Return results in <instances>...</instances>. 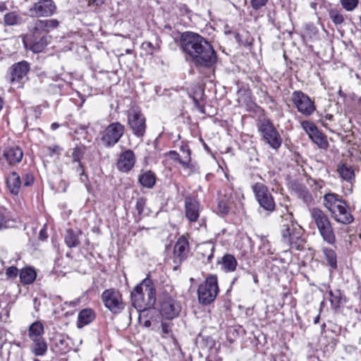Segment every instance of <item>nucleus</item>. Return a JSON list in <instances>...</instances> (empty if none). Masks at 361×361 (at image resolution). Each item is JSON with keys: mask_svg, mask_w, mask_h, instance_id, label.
I'll list each match as a JSON object with an SVG mask.
<instances>
[{"mask_svg": "<svg viewBox=\"0 0 361 361\" xmlns=\"http://www.w3.org/2000/svg\"><path fill=\"white\" fill-rule=\"evenodd\" d=\"M281 241L286 246L295 250H302L304 245L302 227L293 220V215L287 214L283 216L281 229Z\"/></svg>", "mask_w": 361, "mask_h": 361, "instance_id": "f257e3e1", "label": "nucleus"}, {"mask_svg": "<svg viewBox=\"0 0 361 361\" xmlns=\"http://www.w3.org/2000/svg\"><path fill=\"white\" fill-rule=\"evenodd\" d=\"M131 300L133 305L140 312L154 306L156 294L150 279H145L135 287L131 293Z\"/></svg>", "mask_w": 361, "mask_h": 361, "instance_id": "f03ea898", "label": "nucleus"}, {"mask_svg": "<svg viewBox=\"0 0 361 361\" xmlns=\"http://www.w3.org/2000/svg\"><path fill=\"white\" fill-rule=\"evenodd\" d=\"M324 205L337 222L348 224L353 221V217L349 212L346 203L339 198L338 195L326 194L324 197Z\"/></svg>", "mask_w": 361, "mask_h": 361, "instance_id": "7ed1b4c3", "label": "nucleus"}, {"mask_svg": "<svg viewBox=\"0 0 361 361\" xmlns=\"http://www.w3.org/2000/svg\"><path fill=\"white\" fill-rule=\"evenodd\" d=\"M310 216L316 224L322 239L330 245L334 244L336 237L328 216L322 209L313 208L310 210Z\"/></svg>", "mask_w": 361, "mask_h": 361, "instance_id": "20e7f679", "label": "nucleus"}, {"mask_svg": "<svg viewBox=\"0 0 361 361\" xmlns=\"http://www.w3.org/2000/svg\"><path fill=\"white\" fill-rule=\"evenodd\" d=\"M219 291L217 276L210 274L198 287V300L202 305H209L216 299Z\"/></svg>", "mask_w": 361, "mask_h": 361, "instance_id": "39448f33", "label": "nucleus"}, {"mask_svg": "<svg viewBox=\"0 0 361 361\" xmlns=\"http://www.w3.org/2000/svg\"><path fill=\"white\" fill-rule=\"evenodd\" d=\"M258 130L264 140L271 148L277 149L281 147L282 138L276 128L269 120L264 119L260 121L258 124Z\"/></svg>", "mask_w": 361, "mask_h": 361, "instance_id": "423d86ee", "label": "nucleus"}, {"mask_svg": "<svg viewBox=\"0 0 361 361\" xmlns=\"http://www.w3.org/2000/svg\"><path fill=\"white\" fill-rule=\"evenodd\" d=\"M205 39L199 34L185 32L180 36V46L183 51L192 58L196 56L198 48H204L202 42Z\"/></svg>", "mask_w": 361, "mask_h": 361, "instance_id": "0eeeda50", "label": "nucleus"}, {"mask_svg": "<svg viewBox=\"0 0 361 361\" xmlns=\"http://www.w3.org/2000/svg\"><path fill=\"white\" fill-rule=\"evenodd\" d=\"M204 48H198L196 56H193L192 60L196 65L210 67L216 61V54L212 44L206 39L202 42Z\"/></svg>", "mask_w": 361, "mask_h": 361, "instance_id": "6e6552de", "label": "nucleus"}, {"mask_svg": "<svg viewBox=\"0 0 361 361\" xmlns=\"http://www.w3.org/2000/svg\"><path fill=\"white\" fill-rule=\"evenodd\" d=\"M290 101L298 112L305 116H311L316 110L314 102L300 90H296L292 93Z\"/></svg>", "mask_w": 361, "mask_h": 361, "instance_id": "1a4fd4ad", "label": "nucleus"}, {"mask_svg": "<svg viewBox=\"0 0 361 361\" xmlns=\"http://www.w3.org/2000/svg\"><path fill=\"white\" fill-rule=\"evenodd\" d=\"M125 127L119 122H114L103 131L102 141L106 147L114 146L123 136Z\"/></svg>", "mask_w": 361, "mask_h": 361, "instance_id": "9d476101", "label": "nucleus"}, {"mask_svg": "<svg viewBox=\"0 0 361 361\" xmlns=\"http://www.w3.org/2000/svg\"><path fill=\"white\" fill-rule=\"evenodd\" d=\"M59 23L56 19L35 20L28 25V31L32 37L47 35L51 30L56 28Z\"/></svg>", "mask_w": 361, "mask_h": 361, "instance_id": "9b49d317", "label": "nucleus"}, {"mask_svg": "<svg viewBox=\"0 0 361 361\" xmlns=\"http://www.w3.org/2000/svg\"><path fill=\"white\" fill-rule=\"evenodd\" d=\"M252 190L261 207L269 212L274 209V198L265 185L257 183L252 186Z\"/></svg>", "mask_w": 361, "mask_h": 361, "instance_id": "f8f14e48", "label": "nucleus"}, {"mask_svg": "<svg viewBox=\"0 0 361 361\" xmlns=\"http://www.w3.org/2000/svg\"><path fill=\"white\" fill-rule=\"evenodd\" d=\"M102 299L105 307L114 314L120 312L124 308L122 296L115 289L105 290L102 294Z\"/></svg>", "mask_w": 361, "mask_h": 361, "instance_id": "ddd939ff", "label": "nucleus"}, {"mask_svg": "<svg viewBox=\"0 0 361 361\" xmlns=\"http://www.w3.org/2000/svg\"><path fill=\"white\" fill-rule=\"evenodd\" d=\"M128 123L135 136L140 137L145 135L146 119L140 111L131 109L128 114Z\"/></svg>", "mask_w": 361, "mask_h": 361, "instance_id": "4468645a", "label": "nucleus"}, {"mask_svg": "<svg viewBox=\"0 0 361 361\" xmlns=\"http://www.w3.org/2000/svg\"><path fill=\"white\" fill-rule=\"evenodd\" d=\"M181 310L179 302L171 296H165L161 302L160 313L166 319L176 317Z\"/></svg>", "mask_w": 361, "mask_h": 361, "instance_id": "2eb2a0df", "label": "nucleus"}, {"mask_svg": "<svg viewBox=\"0 0 361 361\" xmlns=\"http://www.w3.org/2000/svg\"><path fill=\"white\" fill-rule=\"evenodd\" d=\"M56 7L51 0L39 1L30 8V12L37 17H47L54 14Z\"/></svg>", "mask_w": 361, "mask_h": 361, "instance_id": "dca6fc26", "label": "nucleus"}, {"mask_svg": "<svg viewBox=\"0 0 361 361\" xmlns=\"http://www.w3.org/2000/svg\"><path fill=\"white\" fill-rule=\"evenodd\" d=\"M29 69V63L27 61H23L14 63L10 68L8 73L10 82L12 84L20 82V80L26 76Z\"/></svg>", "mask_w": 361, "mask_h": 361, "instance_id": "f3484780", "label": "nucleus"}, {"mask_svg": "<svg viewBox=\"0 0 361 361\" xmlns=\"http://www.w3.org/2000/svg\"><path fill=\"white\" fill-rule=\"evenodd\" d=\"M189 243L188 239L182 235L176 241L173 248V262L180 264L188 256Z\"/></svg>", "mask_w": 361, "mask_h": 361, "instance_id": "a211bd4d", "label": "nucleus"}, {"mask_svg": "<svg viewBox=\"0 0 361 361\" xmlns=\"http://www.w3.org/2000/svg\"><path fill=\"white\" fill-rule=\"evenodd\" d=\"M200 202L193 197H187L185 199V217L190 222H196L200 216Z\"/></svg>", "mask_w": 361, "mask_h": 361, "instance_id": "6ab92c4d", "label": "nucleus"}, {"mask_svg": "<svg viewBox=\"0 0 361 361\" xmlns=\"http://www.w3.org/2000/svg\"><path fill=\"white\" fill-rule=\"evenodd\" d=\"M135 164V155L130 149L123 152L118 159L117 168L122 172L130 171Z\"/></svg>", "mask_w": 361, "mask_h": 361, "instance_id": "aec40b11", "label": "nucleus"}, {"mask_svg": "<svg viewBox=\"0 0 361 361\" xmlns=\"http://www.w3.org/2000/svg\"><path fill=\"white\" fill-rule=\"evenodd\" d=\"M6 162L10 166H14L20 163L23 157V152L18 146H11L7 147L3 154Z\"/></svg>", "mask_w": 361, "mask_h": 361, "instance_id": "412c9836", "label": "nucleus"}, {"mask_svg": "<svg viewBox=\"0 0 361 361\" xmlns=\"http://www.w3.org/2000/svg\"><path fill=\"white\" fill-rule=\"evenodd\" d=\"M182 151L185 154V157L183 160H180V164L183 168L184 173L189 176L197 172L199 166L195 162H192L189 149H182Z\"/></svg>", "mask_w": 361, "mask_h": 361, "instance_id": "4be33fe9", "label": "nucleus"}, {"mask_svg": "<svg viewBox=\"0 0 361 361\" xmlns=\"http://www.w3.org/2000/svg\"><path fill=\"white\" fill-rule=\"evenodd\" d=\"M218 264L221 269L225 272H231L235 270L238 262L235 257L230 254L224 255L221 259L218 260Z\"/></svg>", "mask_w": 361, "mask_h": 361, "instance_id": "5701e85b", "label": "nucleus"}, {"mask_svg": "<svg viewBox=\"0 0 361 361\" xmlns=\"http://www.w3.org/2000/svg\"><path fill=\"white\" fill-rule=\"evenodd\" d=\"M21 183L20 177L16 172H12L6 178L7 187L10 192L14 195L19 193Z\"/></svg>", "mask_w": 361, "mask_h": 361, "instance_id": "b1692460", "label": "nucleus"}, {"mask_svg": "<svg viewBox=\"0 0 361 361\" xmlns=\"http://www.w3.org/2000/svg\"><path fill=\"white\" fill-rule=\"evenodd\" d=\"M31 352L36 356H44L47 352V344L44 338L31 339Z\"/></svg>", "mask_w": 361, "mask_h": 361, "instance_id": "393cba45", "label": "nucleus"}, {"mask_svg": "<svg viewBox=\"0 0 361 361\" xmlns=\"http://www.w3.org/2000/svg\"><path fill=\"white\" fill-rule=\"evenodd\" d=\"M214 250L215 246L212 242H206L198 246V253L203 259H206L208 263L212 262Z\"/></svg>", "mask_w": 361, "mask_h": 361, "instance_id": "a878e982", "label": "nucleus"}, {"mask_svg": "<svg viewBox=\"0 0 361 361\" xmlns=\"http://www.w3.org/2000/svg\"><path fill=\"white\" fill-rule=\"evenodd\" d=\"M94 317L92 310L90 308L82 310L78 316V327L82 328L85 325L89 324L94 320Z\"/></svg>", "mask_w": 361, "mask_h": 361, "instance_id": "bb28decb", "label": "nucleus"}, {"mask_svg": "<svg viewBox=\"0 0 361 361\" xmlns=\"http://www.w3.org/2000/svg\"><path fill=\"white\" fill-rule=\"evenodd\" d=\"M44 333V324L40 321L31 324L28 328V336L31 339L43 338Z\"/></svg>", "mask_w": 361, "mask_h": 361, "instance_id": "cd10ccee", "label": "nucleus"}, {"mask_svg": "<svg viewBox=\"0 0 361 361\" xmlns=\"http://www.w3.org/2000/svg\"><path fill=\"white\" fill-rule=\"evenodd\" d=\"M138 181L143 187L152 188L156 183V177L151 171H143L139 175Z\"/></svg>", "mask_w": 361, "mask_h": 361, "instance_id": "c85d7f7f", "label": "nucleus"}, {"mask_svg": "<svg viewBox=\"0 0 361 361\" xmlns=\"http://www.w3.org/2000/svg\"><path fill=\"white\" fill-rule=\"evenodd\" d=\"M50 38L47 35L39 37H32V43L31 50L35 53H39L44 50L49 43L48 39Z\"/></svg>", "mask_w": 361, "mask_h": 361, "instance_id": "c756f323", "label": "nucleus"}, {"mask_svg": "<svg viewBox=\"0 0 361 361\" xmlns=\"http://www.w3.org/2000/svg\"><path fill=\"white\" fill-rule=\"evenodd\" d=\"M20 281L23 284H31L36 279L35 270L31 267L22 269L19 273Z\"/></svg>", "mask_w": 361, "mask_h": 361, "instance_id": "7c9ffc66", "label": "nucleus"}, {"mask_svg": "<svg viewBox=\"0 0 361 361\" xmlns=\"http://www.w3.org/2000/svg\"><path fill=\"white\" fill-rule=\"evenodd\" d=\"M80 231H74L71 229L66 231L64 239L65 243L68 247H75L80 244L79 235Z\"/></svg>", "mask_w": 361, "mask_h": 361, "instance_id": "2f4dec72", "label": "nucleus"}, {"mask_svg": "<svg viewBox=\"0 0 361 361\" xmlns=\"http://www.w3.org/2000/svg\"><path fill=\"white\" fill-rule=\"evenodd\" d=\"M337 171L339 173L341 178L344 180L350 182L354 179V171L351 166L346 164H339L337 168Z\"/></svg>", "mask_w": 361, "mask_h": 361, "instance_id": "473e14b6", "label": "nucleus"}, {"mask_svg": "<svg viewBox=\"0 0 361 361\" xmlns=\"http://www.w3.org/2000/svg\"><path fill=\"white\" fill-rule=\"evenodd\" d=\"M23 22V17L16 11L9 12L4 15V23L6 25H20Z\"/></svg>", "mask_w": 361, "mask_h": 361, "instance_id": "72a5a7b5", "label": "nucleus"}, {"mask_svg": "<svg viewBox=\"0 0 361 361\" xmlns=\"http://www.w3.org/2000/svg\"><path fill=\"white\" fill-rule=\"evenodd\" d=\"M68 340L69 338L68 337L63 336H60L59 338L56 339L55 345L61 354H65L70 350L71 347L68 344Z\"/></svg>", "mask_w": 361, "mask_h": 361, "instance_id": "f704fd0d", "label": "nucleus"}, {"mask_svg": "<svg viewBox=\"0 0 361 361\" xmlns=\"http://www.w3.org/2000/svg\"><path fill=\"white\" fill-rule=\"evenodd\" d=\"M323 252L329 265L333 269L336 268L337 261L336 252L330 248H324Z\"/></svg>", "mask_w": 361, "mask_h": 361, "instance_id": "c9c22d12", "label": "nucleus"}, {"mask_svg": "<svg viewBox=\"0 0 361 361\" xmlns=\"http://www.w3.org/2000/svg\"><path fill=\"white\" fill-rule=\"evenodd\" d=\"M329 294L330 296L329 300L331 306L334 308H338L341 303V292L340 290H336L335 291L330 290L329 291Z\"/></svg>", "mask_w": 361, "mask_h": 361, "instance_id": "e433bc0d", "label": "nucleus"}, {"mask_svg": "<svg viewBox=\"0 0 361 361\" xmlns=\"http://www.w3.org/2000/svg\"><path fill=\"white\" fill-rule=\"evenodd\" d=\"M84 149L82 147H79L74 148L73 152L72 153V157L73 159V161L77 163L76 168H82V166L80 161L82 159Z\"/></svg>", "mask_w": 361, "mask_h": 361, "instance_id": "4c0bfd02", "label": "nucleus"}, {"mask_svg": "<svg viewBox=\"0 0 361 361\" xmlns=\"http://www.w3.org/2000/svg\"><path fill=\"white\" fill-rule=\"evenodd\" d=\"M301 126L310 137L314 133H317L318 130L317 126L313 123L307 121H302Z\"/></svg>", "mask_w": 361, "mask_h": 361, "instance_id": "58836bf2", "label": "nucleus"}, {"mask_svg": "<svg viewBox=\"0 0 361 361\" xmlns=\"http://www.w3.org/2000/svg\"><path fill=\"white\" fill-rule=\"evenodd\" d=\"M314 143L322 148L327 146V142L324 138L322 134L317 130V133H314L310 137Z\"/></svg>", "mask_w": 361, "mask_h": 361, "instance_id": "ea45409f", "label": "nucleus"}, {"mask_svg": "<svg viewBox=\"0 0 361 361\" xmlns=\"http://www.w3.org/2000/svg\"><path fill=\"white\" fill-rule=\"evenodd\" d=\"M342 7L347 11H353L358 5L359 0H341Z\"/></svg>", "mask_w": 361, "mask_h": 361, "instance_id": "a19ab883", "label": "nucleus"}, {"mask_svg": "<svg viewBox=\"0 0 361 361\" xmlns=\"http://www.w3.org/2000/svg\"><path fill=\"white\" fill-rule=\"evenodd\" d=\"M329 15L332 21L336 25L341 24L344 20L343 15L336 10H331Z\"/></svg>", "mask_w": 361, "mask_h": 361, "instance_id": "79ce46f5", "label": "nucleus"}, {"mask_svg": "<svg viewBox=\"0 0 361 361\" xmlns=\"http://www.w3.org/2000/svg\"><path fill=\"white\" fill-rule=\"evenodd\" d=\"M218 210L220 213L226 214L229 211L228 201L225 199L219 200L218 203Z\"/></svg>", "mask_w": 361, "mask_h": 361, "instance_id": "37998d69", "label": "nucleus"}, {"mask_svg": "<svg viewBox=\"0 0 361 361\" xmlns=\"http://www.w3.org/2000/svg\"><path fill=\"white\" fill-rule=\"evenodd\" d=\"M161 336L163 338H167L169 337H173L171 334V329L168 324L162 323L161 324Z\"/></svg>", "mask_w": 361, "mask_h": 361, "instance_id": "c03bdc74", "label": "nucleus"}, {"mask_svg": "<svg viewBox=\"0 0 361 361\" xmlns=\"http://www.w3.org/2000/svg\"><path fill=\"white\" fill-rule=\"evenodd\" d=\"M146 205V201L144 198H139L136 202V209L139 215L142 214Z\"/></svg>", "mask_w": 361, "mask_h": 361, "instance_id": "a18cd8bd", "label": "nucleus"}, {"mask_svg": "<svg viewBox=\"0 0 361 361\" xmlns=\"http://www.w3.org/2000/svg\"><path fill=\"white\" fill-rule=\"evenodd\" d=\"M61 148L58 145L47 147V152L51 157H53L55 154L59 155L61 153Z\"/></svg>", "mask_w": 361, "mask_h": 361, "instance_id": "49530a36", "label": "nucleus"}, {"mask_svg": "<svg viewBox=\"0 0 361 361\" xmlns=\"http://www.w3.org/2000/svg\"><path fill=\"white\" fill-rule=\"evenodd\" d=\"M6 213V212L4 209H0V229L7 227Z\"/></svg>", "mask_w": 361, "mask_h": 361, "instance_id": "de8ad7c7", "label": "nucleus"}, {"mask_svg": "<svg viewBox=\"0 0 361 361\" xmlns=\"http://www.w3.org/2000/svg\"><path fill=\"white\" fill-rule=\"evenodd\" d=\"M6 274L8 278H15L18 274V269L14 266H11L6 270Z\"/></svg>", "mask_w": 361, "mask_h": 361, "instance_id": "09e8293b", "label": "nucleus"}, {"mask_svg": "<svg viewBox=\"0 0 361 361\" xmlns=\"http://www.w3.org/2000/svg\"><path fill=\"white\" fill-rule=\"evenodd\" d=\"M268 0H251L250 4L252 7L257 10L264 6Z\"/></svg>", "mask_w": 361, "mask_h": 361, "instance_id": "8fccbe9b", "label": "nucleus"}, {"mask_svg": "<svg viewBox=\"0 0 361 361\" xmlns=\"http://www.w3.org/2000/svg\"><path fill=\"white\" fill-rule=\"evenodd\" d=\"M34 182V178L32 174L26 173L23 177V185L26 187L31 185Z\"/></svg>", "mask_w": 361, "mask_h": 361, "instance_id": "3c124183", "label": "nucleus"}, {"mask_svg": "<svg viewBox=\"0 0 361 361\" xmlns=\"http://www.w3.org/2000/svg\"><path fill=\"white\" fill-rule=\"evenodd\" d=\"M166 155L170 157L172 160L177 161L180 163V160H182L180 158V155L176 151L171 150L166 153Z\"/></svg>", "mask_w": 361, "mask_h": 361, "instance_id": "603ef678", "label": "nucleus"}, {"mask_svg": "<svg viewBox=\"0 0 361 361\" xmlns=\"http://www.w3.org/2000/svg\"><path fill=\"white\" fill-rule=\"evenodd\" d=\"M76 171L79 173L81 182L86 183L87 181V176L85 173L83 169L76 168Z\"/></svg>", "mask_w": 361, "mask_h": 361, "instance_id": "864d4df0", "label": "nucleus"}, {"mask_svg": "<svg viewBox=\"0 0 361 361\" xmlns=\"http://www.w3.org/2000/svg\"><path fill=\"white\" fill-rule=\"evenodd\" d=\"M105 0H88V5H94L96 6H99L104 3Z\"/></svg>", "mask_w": 361, "mask_h": 361, "instance_id": "5fc2aeb1", "label": "nucleus"}, {"mask_svg": "<svg viewBox=\"0 0 361 361\" xmlns=\"http://www.w3.org/2000/svg\"><path fill=\"white\" fill-rule=\"evenodd\" d=\"M78 303H79V300H73V301H70V302H65V304L69 305H71L72 307H75Z\"/></svg>", "mask_w": 361, "mask_h": 361, "instance_id": "6e6d98bb", "label": "nucleus"}, {"mask_svg": "<svg viewBox=\"0 0 361 361\" xmlns=\"http://www.w3.org/2000/svg\"><path fill=\"white\" fill-rule=\"evenodd\" d=\"M60 126V125L58 123H53L51 125V129L52 130H56Z\"/></svg>", "mask_w": 361, "mask_h": 361, "instance_id": "4d7b16f0", "label": "nucleus"}, {"mask_svg": "<svg viewBox=\"0 0 361 361\" xmlns=\"http://www.w3.org/2000/svg\"><path fill=\"white\" fill-rule=\"evenodd\" d=\"M39 238L41 239H44L47 238V236H45V231L44 229H42L40 231H39Z\"/></svg>", "mask_w": 361, "mask_h": 361, "instance_id": "13d9d810", "label": "nucleus"}, {"mask_svg": "<svg viewBox=\"0 0 361 361\" xmlns=\"http://www.w3.org/2000/svg\"><path fill=\"white\" fill-rule=\"evenodd\" d=\"M6 9V6L4 3L0 4V11H4Z\"/></svg>", "mask_w": 361, "mask_h": 361, "instance_id": "bf43d9fd", "label": "nucleus"}, {"mask_svg": "<svg viewBox=\"0 0 361 361\" xmlns=\"http://www.w3.org/2000/svg\"><path fill=\"white\" fill-rule=\"evenodd\" d=\"M253 281L255 283H258V278L257 274H252Z\"/></svg>", "mask_w": 361, "mask_h": 361, "instance_id": "052dcab7", "label": "nucleus"}, {"mask_svg": "<svg viewBox=\"0 0 361 361\" xmlns=\"http://www.w3.org/2000/svg\"><path fill=\"white\" fill-rule=\"evenodd\" d=\"M4 334L5 335L6 334V331H0V340H1V339H2V336H3V334Z\"/></svg>", "mask_w": 361, "mask_h": 361, "instance_id": "680f3d73", "label": "nucleus"}, {"mask_svg": "<svg viewBox=\"0 0 361 361\" xmlns=\"http://www.w3.org/2000/svg\"><path fill=\"white\" fill-rule=\"evenodd\" d=\"M145 44L148 47H152V44L151 42L144 43L143 45Z\"/></svg>", "mask_w": 361, "mask_h": 361, "instance_id": "e2e57ef3", "label": "nucleus"}, {"mask_svg": "<svg viewBox=\"0 0 361 361\" xmlns=\"http://www.w3.org/2000/svg\"><path fill=\"white\" fill-rule=\"evenodd\" d=\"M319 316H317V317H315V319H314V324H317L319 322Z\"/></svg>", "mask_w": 361, "mask_h": 361, "instance_id": "0e129e2a", "label": "nucleus"}, {"mask_svg": "<svg viewBox=\"0 0 361 361\" xmlns=\"http://www.w3.org/2000/svg\"><path fill=\"white\" fill-rule=\"evenodd\" d=\"M148 323H149V322H147L145 323V325H146V326H148Z\"/></svg>", "mask_w": 361, "mask_h": 361, "instance_id": "69168bd1", "label": "nucleus"}, {"mask_svg": "<svg viewBox=\"0 0 361 361\" xmlns=\"http://www.w3.org/2000/svg\"><path fill=\"white\" fill-rule=\"evenodd\" d=\"M127 53H130V50L126 51Z\"/></svg>", "mask_w": 361, "mask_h": 361, "instance_id": "338daca9", "label": "nucleus"}, {"mask_svg": "<svg viewBox=\"0 0 361 361\" xmlns=\"http://www.w3.org/2000/svg\"><path fill=\"white\" fill-rule=\"evenodd\" d=\"M360 238H361V233H360Z\"/></svg>", "mask_w": 361, "mask_h": 361, "instance_id": "774afa93", "label": "nucleus"}]
</instances>
